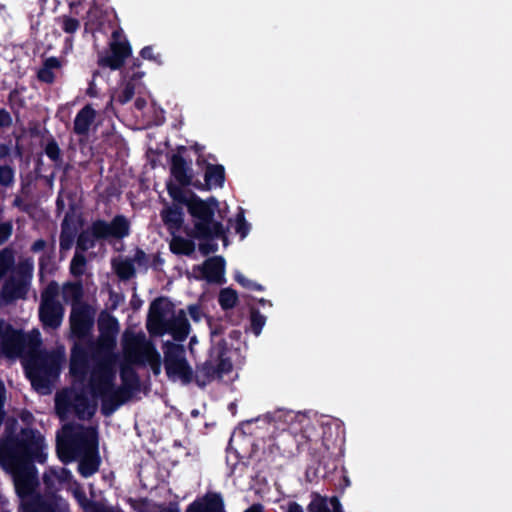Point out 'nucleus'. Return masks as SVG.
<instances>
[{
  "mask_svg": "<svg viewBox=\"0 0 512 512\" xmlns=\"http://www.w3.org/2000/svg\"><path fill=\"white\" fill-rule=\"evenodd\" d=\"M26 344L25 334L0 319V350L6 357L19 356Z\"/></svg>",
  "mask_w": 512,
  "mask_h": 512,
  "instance_id": "nucleus-13",
  "label": "nucleus"
},
{
  "mask_svg": "<svg viewBox=\"0 0 512 512\" xmlns=\"http://www.w3.org/2000/svg\"><path fill=\"white\" fill-rule=\"evenodd\" d=\"M166 189L174 202L186 206L193 224L189 236L200 241L198 249L203 256L218 251L216 240L221 239L226 244L228 229L222 221L215 219L219 202L214 196L202 199L193 191H185L172 181L167 183Z\"/></svg>",
  "mask_w": 512,
  "mask_h": 512,
  "instance_id": "nucleus-2",
  "label": "nucleus"
},
{
  "mask_svg": "<svg viewBox=\"0 0 512 512\" xmlns=\"http://www.w3.org/2000/svg\"><path fill=\"white\" fill-rule=\"evenodd\" d=\"M95 117L96 111L94 108L89 104L85 105L76 114L73 124V132L79 136L87 135Z\"/></svg>",
  "mask_w": 512,
  "mask_h": 512,
  "instance_id": "nucleus-23",
  "label": "nucleus"
},
{
  "mask_svg": "<svg viewBox=\"0 0 512 512\" xmlns=\"http://www.w3.org/2000/svg\"><path fill=\"white\" fill-rule=\"evenodd\" d=\"M74 243V235L72 232H68L62 229L59 237V245L61 251L69 250Z\"/></svg>",
  "mask_w": 512,
  "mask_h": 512,
  "instance_id": "nucleus-46",
  "label": "nucleus"
},
{
  "mask_svg": "<svg viewBox=\"0 0 512 512\" xmlns=\"http://www.w3.org/2000/svg\"><path fill=\"white\" fill-rule=\"evenodd\" d=\"M4 401H5V388L4 384L0 380V425L3 423L5 412H4Z\"/></svg>",
  "mask_w": 512,
  "mask_h": 512,
  "instance_id": "nucleus-55",
  "label": "nucleus"
},
{
  "mask_svg": "<svg viewBox=\"0 0 512 512\" xmlns=\"http://www.w3.org/2000/svg\"><path fill=\"white\" fill-rule=\"evenodd\" d=\"M121 387L130 395L140 390V377L130 363H123L120 366Z\"/></svg>",
  "mask_w": 512,
  "mask_h": 512,
  "instance_id": "nucleus-24",
  "label": "nucleus"
},
{
  "mask_svg": "<svg viewBox=\"0 0 512 512\" xmlns=\"http://www.w3.org/2000/svg\"><path fill=\"white\" fill-rule=\"evenodd\" d=\"M61 67V61L57 57H49L43 61L42 67L37 71V79L45 84H53L55 82L54 69Z\"/></svg>",
  "mask_w": 512,
  "mask_h": 512,
  "instance_id": "nucleus-26",
  "label": "nucleus"
},
{
  "mask_svg": "<svg viewBox=\"0 0 512 512\" xmlns=\"http://www.w3.org/2000/svg\"><path fill=\"white\" fill-rule=\"evenodd\" d=\"M97 409V404L91 403L90 400L84 395H77L75 397L74 410L79 419L91 418Z\"/></svg>",
  "mask_w": 512,
  "mask_h": 512,
  "instance_id": "nucleus-28",
  "label": "nucleus"
},
{
  "mask_svg": "<svg viewBox=\"0 0 512 512\" xmlns=\"http://www.w3.org/2000/svg\"><path fill=\"white\" fill-rule=\"evenodd\" d=\"M74 496L75 498L77 499L78 503L80 504V506L82 508H84L85 510H90V502H93L92 500H89L85 494L84 491L82 490H76L74 492Z\"/></svg>",
  "mask_w": 512,
  "mask_h": 512,
  "instance_id": "nucleus-52",
  "label": "nucleus"
},
{
  "mask_svg": "<svg viewBox=\"0 0 512 512\" xmlns=\"http://www.w3.org/2000/svg\"><path fill=\"white\" fill-rule=\"evenodd\" d=\"M12 124V118L10 113L2 108L0 109V127H9Z\"/></svg>",
  "mask_w": 512,
  "mask_h": 512,
  "instance_id": "nucleus-53",
  "label": "nucleus"
},
{
  "mask_svg": "<svg viewBox=\"0 0 512 512\" xmlns=\"http://www.w3.org/2000/svg\"><path fill=\"white\" fill-rule=\"evenodd\" d=\"M98 470V462L94 459H82L78 464V472L83 477H89Z\"/></svg>",
  "mask_w": 512,
  "mask_h": 512,
  "instance_id": "nucleus-39",
  "label": "nucleus"
},
{
  "mask_svg": "<svg viewBox=\"0 0 512 512\" xmlns=\"http://www.w3.org/2000/svg\"><path fill=\"white\" fill-rule=\"evenodd\" d=\"M14 179V171L9 166H0V184L9 186Z\"/></svg>",
  "mask_w": 512,
  "mask_h": 512,
  "instance_id": "nucleus-48",
  "label": "nucleus"
},
{
  "mask_svg": "<svg viewBox=\"0 0 512 512\" xmlns=\"http://www.w3.org/2000/svg\"><path fill=\"white\" fill-rule=\"evenodd\" d=\"M44 436L36 429L25 427L14 433L9 426L0 438V465L12 474L19 497L31 496L38 484L35 463L46 462Z\"/></svg>",
  "mask_w": 512,
  "mask_h": 512,
  "instance_id": "nucleus-1",
  "label": "nucleus"
},
{
  "mask_svg": "<svg viewBox=\"0 0 512 512\" xmlns=\"http://www.w3.org/2000/svg\"><path fill=\"white\" fill-rule=\"evenodd\" d=\"M44 151L51 161L58 163L62 160L60 147L54 138L48 140Z\"/></svg>",
  "mask_w": 512,
  "mask_h": 512,
  "instance_id": "nucleus-41",
  "label": "nucleus"
},
{
  "mask_svg": "<svg viewBox=\"0 0 512 512\" xmlns=\"http://www.w3.org/2000/svg\"><path fill=\"white\" fill-rule=\"evenodd\" d=\"M137 345L128 350L127 357L130 363L136 365L148 364L155 376L161 373L162 360L155 345L144 338L137 339Z\"/></svg>",
  "mask_w": 512,
  "mask_h": 512,
  "instance_id": "nucleus-12",
  "label": "nucleus"
},
{
  "mask_svg": "<svg viewBox=\"0 0 512 512\" xmlns=\"http://www.w3.org/2000/svg\"><path fill=\"white\" fill-rule=\"evenodd\" d=\"M20 512H56L55 505L43 499L41 496H36L29 502L21 506Z\"/></svg>",
  "mask_w": 512,
  "mask_h": 512,
  "instance_id": "nucleus-30",
  "label": "nucleus"
},
{
  "mask_svg": "<svg viewBox=\"0 0 512 512\" xmlns=\"http://www.w3.org/2000/svg\"><path fill=\"white\" fill-rule=\"evenodd\" d=\"M307 511L308 512H331L329 507H328L326 498H323V497H320V496H318L317 498L313 499L309 503V505L307 507Z\"/></svg>",
  "mask_w": 512,
  "mask_h": 512,
  "instance_id": "nucleus-45",
  "label": "nucleus"
},
{
  "mask_svg": "<svg viewBox=\"0 0 512 512\" xmlns=\"http://www.w3.org/2000/svg\"><path fill=\"white\" fill-rule=\"evenodd\" d=\"M130 304H131V308L136 311V310L140 309V307L143 304V301L136 294H133Z\"/></svg>",
  "mask_w": 512,
  "mask_h": 512,
  "instance_id": "nucleus-60",
  "label": "nucleus"
},
{
  "mask_svg": "<svg viewBox=\"0 0 512 512\" xmlns=\"http://www.w3.org/2000/svg\"><path fill=\"white\" fill-rule=\"evenodd\" d=\"M188 313L194 322H199L202 319L203 312L201 306L198 304H191L188 306Z\"/></svg>",
  "mask_w": 512,
  "mask_h": 512,
  "instance_id": "nucleus-50",
  "label": "nucleus"
},
{
  "mask_svg": "<svg viewBox=\"0 0 512 512\" xmlns=\"http://www.w3.org/2000/svg\"><path fill=\"white\" fill-rule=\"evenodd\" d=\"M186 148L181 146L178 148V153H175L171 157L170 172L175 179V185L181 187H188L192 184L193 169L191 164L188 163L184 157L180 154V151H185Z\"/></svg>",
  "mask_w": 512,
  "mask_h": 512,
  "instance_id": "nucleus-15",
  "label": "nucleus"
},
{
  "mask_svg": "<svg viewBox=\"0 0 512 512\" xmlns=\"http://www.w3.org/2000/svg\"><path fill=\"white\" fill-rule=\"evenodd\" d=\"M133 264L136 263L139 267L147 269L149 267V256L141 248H136L134 257L131 259Z\"/></svg>",
  "mask_w": 512,
  "mask_h": 512,
  "instance_id": "nucleus-47",
  "label": "nucleus"
},
{
  "mask_svg": "<svg viewBox=\"0 0 512 512\" xmlns=\"http://www.w3.org/2000/svg\"><path fill=\"white\" fill-rule=\"evenodd\" d=\"M186 512H225L223 498L219 493L207 494L202 501L192 502Z\"/></svg>",
  "mask_w": 512,
  "mask_h": 512,
  "instance_id": "nucleus-21",
  "label": "nucleus"
},
{
  "mask_svg": "<svg viewBox=\"0 0 512 512\" xmlns=\"http://www.w3.org/2000/svg\"><path fill=\"white\" fill-rule=\"evenodd\" d=\"M55 271L54 249L44 252L39 258V276L42 279L45 275H51Z\"/></svg>",
  "mask_w": 512,
  "mask_h": 512,
  "instance_id": "nucleus-34",
  "label": "nucleus"
},
{
  "mask_svg": "<svg viewBox=\"0 0 512 512\" xmlns=\"http://www.w3.org/2000/svg\"><path fill=\"white\" fill-rule=\"evenodd\" d=\"M170 250L176 255L191 256L195 251V243L182 236H174L170 242Z\"/></svg>",
  "mask_w": 512,
  "mask_h": 512,
  "instance_id": "nucleus-29",
  "label": "nucleus"
},
{
  "mask_svg": "<svg viewBox=\"0 0 512 512\" xmlns=\"http://www.w3.org/2000/svg\"><path fill=\"white\" fill-rule=\"evenodd\" d=\"M266 323V317L262 315L258 309L250 308V326L253 334L259 336Z\"/></svg>",
  "mask_w": 512,
  "mask_h": 512,
  "instance_id": "nucleus-36",
  "label": "nucleus"
},
{
  "mask_svg": "<svg viewBox=\"0 0 512 512\" xmlns=\"http://www.w3.org/2000/svg\"><path fill=\"white\" fill-rule=\"evenodd\" d=\"M25 370L27 377L36 389L45 388L49 383L48 378L58 374L59 362L54 354L40 350L30 356Z\"/></svg>",
  "mask_w": 512,
  "mask_h": 512,
  "instance_id": "nucleus-10",
  "label": "nucleus"
},
{
  "mask_svg": "<svg viewBox=\"0 0 512 512\" xmlns=\"http://www.w3.org/2000/svg\"><path fill=\"white\" fill-rule=\"evenodd\" d=\"M227 343L221 339L215 346L209 349L207 359L196 365L193 372V381L200 388L206 387L216 378H222L233 369L231 359L227 356Z\"/></svg>",
  "mask_w": 512,
  "mask_h": 512,
  "instance_id": "nucleus-5",
  "label": "nucleus"
},
{
  "mask_svg": "<svg viewBox=\"0 0 512 512\" xmlns=\"http://www.w3.org/2000/svg\"><path fill=\"white\" fill-rule=\"evenodd\" d=\"M140 56L143 59L151 60V61H154V62H156L158 64L161 63L160 54L155 55L154 52H153V47L152 46H145V47H143L141 49V51H140Z\"/></svg>",
  "mask_w": 512,
  "mask_h": 512,
  "instance_id": "nucleus-49",
  "label": "nucleus"
},
{
  "mask_svg": "<svg viewBox=\"0 0 512 512\" xmlns=\"http://www.w3.org/2000/svg\"><path fill=\"white\" fill-rule=\"evenodd\" d=\"M124 61L116 54L110 53L100 56L98 58V66L101 68H110L111 70H118L124 65Z\"/></svg>",
  "mask_w": 512,
  "mask_h": 512,
  "instance_id": "nucleus-35",
  "label": "nucleus"
},
{
  "mask_svg": "<svg viewBox=\"0 0 512 512\" xmlns=\"http://www.w3.org/2000/svg\"><path fill=\"white\" fill-rule=\"evenodd\" d=\"M226 261L222 256L207 258L202 265L194 266V271L200 272V278L208 283L222 284L225 282Z\"/></svg>",
  "mask_w": 512,
  "mask_h": 512,
  "instance_id": "nucleus-14",
  "label": "nucleus"
},
{
  "mask_svg": "<svg viewBox=\"0 0 512 512\" xmlns=\"http://www.w3.org/2000/svg\"><path fill=\"white\" fill-rule=\"evenodd\" d=\"M164 264V260L159 254L153 256L151 266L154 270H158Z\"/></svg>",
  "mask_w": 512,
  "mask_h": 512,
  "instance_id": "nucleus-61",
  "label": "nucleus"
},
{
  "mask_svg": "<svg viewBox=\"0 0 512 512\" xmlns=\"http://www.w3.org/2000/svg\"><path fill=\"white\" fill-rule=\"evenodd\" d=\"M183 204L175 202L174 205L164 208L161 211V218L166 228L172 232L182 228L184 223Z\"/></svg>",
  "mask_w": 512,
  "mask_h": 512,
  "instance_id": "nucleus-22",
  "label": "nucleus"
},
{
  "mask_svg": "<svg viewBox=\"0 0 512 512\" xmlns=\"http://www.w3.org/2000/svg\"><path fill=\"white\" fill-rule=\"evenodd\" d=\"M98 329L101 339L99 345H103V347L106 345L111 350L115 345V335L119 330L118 320L113 315L102 312L98 319Z\"/></svg>",
  "mask_w": 512,
  "mask_h": 512,
  "instance_id": "nucleus-19",
  "label": "nucleus"
},
{
  "mask_svg": "<svg viewBox=\"0 0 512 512\" xmlns=\"http://www.w3.org/2000/svg\"><path fill=\"white\" fill-rule=\"evenodd\" d=\"M244 512H264V511H263V506L261 504H253Z\"/></svg>",
  "mask_w": 512,
  "mask_h": 512,
  "instance_id": "nucleus-64",
  "label": "nucleus"
},
{
  "mask_svg": "<svg viewBox=\"0 0 512 512\" xmlns=\"http://www.w3.org/2000/svg\"><path fill=\"white\" fill-rule=\"evenodd\" d=\"M287 512H304L301 505H299L297 502H291L288 506Z\"/></svg>",
  "mask_w": 512,
  "mask_h": 512,
  "instance_id": "nucleus-63",
  "label": "nucleus"
},
{
  "mask_svg": "<svg viewBox=\"0 0 512 512\" xmlns=\"http://www.w3.org/2000/svg\"><path fill=\"white\" fill-rule=\"evenodd\" d=\"M29 281L24 275L11 276L6 279L1 288V297L6 304L18 299H24L28 293Z\"/></svg>",
  "mask_w": 512,
  "mask_h": 512,
  "instance_id": "nucleus-17",
  "label": "nucleus"
},
{
  "mask_svg": "<svg viewBox=\"0 0 512 512\" xmlns=\"http://www.w3.org/2000/svg\"><path fill=\"white\" fill-rule=\"evenodd\" d=\"M64 288L68 289L71 294V297H72L71 305L88 304L87 302L82 300L83 285L81 282L68 283L67 285H65Z\"/></svg>",
  "mask_w": 512,
  "mask_h": 512,
  "instance_id": "nucleus-38",
  "label": "nucleus"
},
{
  "mask_svg": "<svg viewBox=\"0 0 512 512\" xmlns=\"http://www.w3.org/2000/svg\"><path fill=\"white\" fill-rule=\"evenodd\" d=\"M12 234V225L8 222L0 223V245L8 240Z\"/></svg>",
  "mask_w": 512,
  "mask_h": 512,
  "instance_id": "nucleus-51",
  "label": "nucleus"
},
{
  "mask_svg": "<svg viewBox=\"0 0 512 512\" xmlns=\"http://www.w3.org/2000/svg\"><path fill=\"white\" fill-rule=\"evenodd\" d=\"M116 275L123 281L129 280L135 276V267L133 261L129 258L113 263Z\"/></svg>",
  "mask_w": 512,
  "mask_h": 512,
  "instance_id": "nucleus-32",
  "label": "nucleus"
},
{
  "mask_svg": "<svg viewBox=\"0 0 512 512\" xmlns=\"http://www.w3.org/2000/svg\"><path fill=\"white\" fill-rule=\"evenodd\" d=\"M196 153L199 154V157L197 159V164L200 165L201 162L203 163H206V160L202 158L201 156V153L204 149V147L202 145H200L199 143H195L192 147H191Z\"/></svg>",
  "mask_w": 512,
  "mask_h": 512,
  "instance_id": "nucleus-59",
  "label": "nucleus"
},
{
  "mask_svg": "<svg viewBox=\"0 0 512 512\" xmlns=\"http://www.w3.org/2000/svg\"><path fill=\"white\" fill-rule=\"evenodd\" d=\"M191 330L190 323L186 317L184 310H180L176 316L169 319L165 326L156 331L155 336H162L166 333L170 334L177 342H183L188 337Z\"/></svg>",
  "mask_w": 512,
  "mask_h": 512,
  "instance_id": "nucleus-16",
  "label": "nucleus"
},
{
  "mask_svg": "<svg viewBox=\"0 0 512 512\" xmlns=\"http://www.w3.org/2000/svg\"><path fill=\"white\" fill-rule=\"evenodd\" d=\"M111 52L119 56L124 62L128 58L132 49L128 42H113L111 44Z\"/></svg>",
  "mask_w": 512,
  "mask_h": 512,
  "instance_id": "nucleus-44",
  "label": "nucleus"
},
{
  "mask_svg": "<svg viewBox=\"0 0 512 512\" xmlns=\"http://www.w3.org/2000/svg\"><path fill=\"white\" fill-rule=\"evenodd\" d=\"M218 303L224 311L234 308L238 303L237 291L231 287L222 288L218 295Z\"/></svg>",
  "mask_w": 512,
  "mask_h": 512,
  "instance_id": "nucleus-31",
  "label": "nucleus"
},
{
  "mask_svg": "<svg viewBox=\"0 0 512 512\" xmlns=\"http://www.w3.org/2000/svg\"><path fill=\"white\" fill-rule=\"evenodd\" d=\"M86 94L90 97H97L98 96V93H97V89H96V85L94 83V80L90 81L89 82V85H88V88L86 90Z\"/></svg>",
  "mask_w": 512,
  "mask_h": 512,
  "instance_id": "nucleus-62",
  "label": "nucleus"
},
{
  "mask_svg": "<svg viewBox=\"0 0 512 512\" xmlns=\"http://www.w3.org/2000/svg\"><path fill=\"white\" fill-rule=\"evenodd\" d=\"M117 355L106 353L91 367L86 389L94 400L101 402V414L110 417L133 396L116 386Z\"/></svg>",
  "mask_w": 512,
  "mask_h": 512,
  "instance_id": "nucleus-3",
  "label": "nucleus"
},
{
  "mask_svg": "<svg viewBox=\"0 0 512 512\" xmlns=\"http://www.w3.org/2000/svg\"><path fill=\"white\" fill-rule=\"evenodd\" d=\"M87 266V258L83 252L75 251L71 259L69 270L72 276L81 277L84 275Z\"/></svg>",
  "mask_w": 512,
  "mask_h": 512,
  "instance_id": "nucleus-33",
  "label": "nucleus"
},
{
  "mask_svg": "<svg viewBox=\"0 0 512 512\" xmlns=\"http://www.w3.org/2000/svg\"><path fill=\"white\" fill-rule=\"evenodd\" d=\"M234 280L243 288L253 291H264V286L246 278L241 272L237 271L234 274Z\"/></svg>",
  "mask_w": 512,
  "mask_h": 512,
  "instance_id": "nucleus-42",
  "label": "nucleus"
},
{
  "mask_svg": "<svg viewBox=\"0 0 512 512\" xmlns=\"http://www.w3.org/2000/svg\"><path fill=\"white\" fill-rule=\"evenodd\" d=\"M320 444H323L321 433L314 424L308 423L296 435L283 429L275 438L274 446L283 454H292L294 446L298 452L307 451L309 454H314Z\"/></svg>",
  "mask_w": 512,
  "mask_h": 512,
  "instance_id": "nucleus-7",
  "label": "nucleus"
},
{
  "mask_svg": "<svg viewBox=\"0 0 512 512\" xmlns=\"http://www.w3.org/2000/svg\"><path fill=\"white\" fill-rule=\"evenodd\" d=\"M65 309L60 303L45 301L39 305V319L44 328L58 329L63 321Z\"/></svg>",
  "mask_w": 512,
  "mask_h": 512,
  "instance_id": "nucleus-18",
  "label": "nucleus"
},
{
  "mask_svg": "<svg viewBox=\"0 0 512 512\" xmlns=\"http://www.w3.org/2000/svg\"><path fill=\"white\" fill-rule=\"evenodd\" d=\"M90 512H113L111 508L105 507L98 502H90Z\"/></svg>",
  "mask_w": 512,
  "mask_h": 512,
  "instance_id": "nucleus-57",
  "label": "nucleus"
},
{
  "mask_svg": "<svg viewBox=\"0 0 512 512\" xmlns=\"http://www.w3.org/2000/svg\"><path fill=\"white\" fill-rule=\"evenodd\" d=\"M145 73L143 71L133 72L129 76L130 79L127 81L123 88L118 92L116 96V101L120 103L121 105H124L132 100L134 94H135V84L134 82L137 80H140Z\"/></svg>",
  "mask_w": 512,
  "mask_h": 512,
  "instance_id": "nucleus-27",
  "label": "nucleus"
},
{
  "mask_svg": "<svg viewBox=\"0 0 512 512\" xmlns=\"http://www.w3.org/2000/svg\"><path fill=\"white\" fill-rule=\"evenodd\" d=\"M59 293V286L56 281H51L47 287L44 289V291L41 294V302L45 303V301L51 302V303H57L59 302L56 298Z\"/></svg>",
  "mask_w": 512,
  "mask_h": 512,
  "instance_id": "nucleus-40",
  "label": "nucleus"
},
{
  "mask_svg": "<svg viewBox=\"0 0 512 512\" xmlns=\"http://www.w3.org/2000/svg\"><path fill=\"white\" fill-rule=\"evenodd\" d=\"M57 23L60 25L63 32L66 34H74L81 26L80 21L71 16L62 15L57 18Z\"/></svg>",
  "mask_w": 512,
  "mask_h": 512,
  "instance_id": "nucleus-37",
  "label": "nucleus"
},
{
  "mask_svg": "<svg viewBox=\"0 0 512 512\" xmlns=\"http://www.w3.org/2000/svg\"><path fill=\"white\" fill-rule=\"evenodd\" d=\"M130 234V222L122 214L115 215L110 222L104 219H96L83 229L76 239V250L87 252L94 248L97 242L109 239H123Z\"/></svg>",
  "mask_w": 512,
  "mask_h": 512,
  "instance_id": "nucleus-4",
  "label": "nucleus"
},
{
  "mask_svg": "<svg viewBox=\"0 0 512 512\" xmlns=\"http://www.w3.org/2000/svg\"><path fill=\"white\" fill-rule=\"evenodd\" d=\"M330 504L332 506L333 512H343L341 502L336 496L330 498Z\"/></svg>",
  "mask_w": 512,
  "mask_h": 512,
  "instance_id": "nucleus-58",
  "label": "nucleus"
},
{
  "mask_svg": "<svg viewBox=\"0 0 512 512\" xmlns=\"http://www.w3.org/2000/svg\"><path fill=\"white\" fill-rule=\"evenodd\" d=\"M46 241L44 239H37L32 245H31V252L38 253L40 251H43L46 248Z\"/></svg>",
  "mask_w": 512,
  "mask_h": 512,
  "instance_id": "nucleus-56",
  "label": "nucleus"
},
{
  "mask_svg": "<svg viewBox=\"0 0 512 512\" xmlns=\"http://www.w3.org/2000/svg\"><path fill=\"white\" fill-rule=\"evenodd\" d=\"M97 444L95 430L84 429L80 426L75 429L72 425L63 427V437L57 438L56 452L61 462L67 464L76 459L82 449Z\"/></svg>",
  "mask_w": 512,
  "mask_h": 512,
  "instance_id": "nucleus-6",
  "label": "nucleus"
},
{
  "mask_svg": "<svg viewBox=\"0 0 512 512\" xmlns=\"http://www.w3.org/2000/svg\"><path fill=\"white\" fill-rule=\"evenodd\" d=\"M95 309L90 304L71 305L69 315L70 338L85 341L92 337Z\"/></svg>",
  "mask_w": 512,
  "mask_h": 512,
  "instance_id": "nucleus-11",
  "label": "nucleus"
},
{
  "mask_svg": "<svg viewBox=\"0 0 512 512\" xmlns=\"http://www.w3.org/2000/svg\"><path fill=\"white\" fill-rule=\"evenodd\" d=\"M164 353V368L168 378L179 379L184 384L193 381V370L186 359V350L183 344L165 341L162 345Z\"/></svg>",
  "mask_w": 512,
  "mask_h": 512,
  "instance_id": "nucleus-8",
  "label": "nucleus"
},
{
  "mask_svg": "<svg viewBox=\"0 0 512 512\" xmlns=\"http://www.w3.org/2000/svg\"><path fill=\"white\" fill-rule=\"evenodd\" d=\"M250 224L245 219L243 211H240L236 215L235 221V232L240 235L241 239H244L250 232Z\"/></svg>",
  "mask_w": 512,
  "mask_h": 512,
  "instance_id": "nucleus-43",
  "label": "nucleus"
},
{
  "mask_svg": "<svg viewBox=\"0 0 512 512\" xmlns=\"http://www.w3.org/2000/svg\"><path fill=\"white\" fill-rule=\"evenodd\" d=\"M123 300V296L121 294L116 293L113 290L109 291V301L111 302L110 310H115L120 301Z\"/></svg>",
  "mask_w": 512,
  "mask_h": 512,
  "instance_id": "nucleus-54",
  "label": "nucleus"
},
{
  "mask_svg": "<svg viewBox=\"0 0 512 512\" xmlns=\"http://www.w3.org/2000/svg\"><path fill=\"white\" fill-rule=\"evenodd\" d=\"M165 298L159 297L153 300L149 307L147 329L152 335H156V331H160L165 326L168 319H166V310L163 306Z\"/></svg>",
  "mask_w": 512,
  "mask_h": 512,
  "instance_id": "nucleus-20",
  "label": "nucleus"
},
{
  "mask_svg": "<svg viewBox=\"0 0 512 512\" xmlns=\"http://www.w3.org/2000/svg\"><path fill=\"white\" fill-rule=\"evenodd\" d=\"M103 345L95 344L91 338L85 341L75 340L70 352L69 371L77 379H84L89 371V361L94 360L93 365L105 354ZM109 351H107L108 353Z\"/></svg>",
  "mask_w": 512,
  "mask_h": 512,
  "instance_id": "nucleus-9",
  "label": "nucleus"
},
{
  "mask_svg": "<svg viewBox=\"0 0 512 512\" xmlns=\"http://www.w3.org/2000/svg\"><path fill=\"white\" fill-rule=\"evenodd\" d=\"M205 188H222L225 183V168L221 164L205 163Z\"/></svg>",
  "mask_w": 512,
  "mask_h": 512,
  "instance_id": "nucleus-25",
  "label": "nucleus"
}]
</instances>
